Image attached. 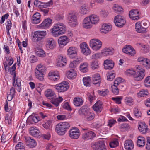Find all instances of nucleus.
<instances>
[{
	"mask_svg": "<svg viewBox=\"0 0 150 150\" xmlns=\"http://www.w3.org/2000/svg\"><path fill=\"white\" fill-rule=\"evenodd\" d=\"M73 100L74 105L77 107L81 106L83 103L82 99L79 98H75Z\"/></svg>",
	"mask_w": 150,
	"mask_h": 150,
	"instance_id": "obj_35",
	"label": "nucleus"
},
{
	"mask_svg": "<svg viewBox=\"0 0 150 150\" xmlns=\"http://www.w3.org/2000/svg\"><path fill=\"white\" fill-rule=\"evenodd\" d=\"M49 79L54 81H57L59 79V74L57 72H50L49 73Z\"/></svg>",
	"mask_w": 150,
	"mask_h": 150,
	"instance_id": "obj_18",
	"label": "nucleus"
},
{
	"mask_svg": "<svg viewBox=\"0 0 150 150\" xmlns=\"http://www.w3.org/2000/svg\"><path fill=\"white\" fill-rule=\"evenodd\" d=\"M148 92L145 90H141L139 93V96L141 97H144L147 95Z\"/></svg>",
	"mask_w": 150,
	"mask_h": 150,
	"instance_id": "obj_63",
	"label": "nucleus"
},
{
	"mask_svg": "<svg viewBox=\"0 0 150 150\" xmlns=\"http://www.w3.org/2000/svg\"><path fill=\"white\" fill-rule=\"evenodd\" d=\"M101 27V32L104 33L105 34L108 33L109 31H111L112 30L111 26L107 24L103 25Z\"/></svg>",
	"mask_w": 150,
	"mask_h": 150,
	"instance_id": "obj_26",
	"label": "nucleus"
},
{
	"mask_svg": "<svg viewBox=\"0 0 150 150\" xmlns=\"http://www.w3.org/2000/svg\"><path fill=\"white\" fill-rule=\"evenodd\" d=\"M139 12L136 9H133L131 10L129 13V16L134 15H138Z\"/></svg>",
	"mask_w": 150,
	"mask_h": 150,
	"instance_id": "obj_61",
	"label": "nucleus"
},
{
	"mask_svg": "<svg viewBox=\"0 0 150 150\" xmlns=\"http://www.w3.org/2000/svg\"><path fill=\"white\" fill-rule=\"evenodd\" d=\"M124 81V79L120 77L117 78L114 82V85L119 86V84Z\"/></svg>",
	"mask_w": 150,
	"mask_h": 150,
	"instance_id": "obj_53",
	"label": "nucleus"
},
{
	"mask_svg": "<svg viewBox=\"0 0 150 150\" xmlns=\"http://www.w3.org/2000/svg\"><path fill=\"white\" fill-rule=\"evenodd\" d=\"M145 139L143 137L139 136L138 137L137 145L140 147H143L145 144Z\"/></svg>",
	"mask_w": 150,
	"mask_h": 150,
	"instance_id": "obj_31",
	"label": "nucleus"
},
{
	"mask_svg": "<svg viewBox=\"0 0 150 150\" xmlns=\"http://www.w3.org/2000/svg\"><path fill=\"white\" fill-rule=\"evenodd\" d=\"M93 84L97 86H99L100 84V76L99 74H95L93 75L92 78Z\"/></svg>",
	"mask_w": 150,
	"mask_h": 150,
	"instance_id": "obj_20",
	"label": "nucleus"
},
{
	"mask_svg": "<svg viewBox=\"0 0 150 150\" xmlns=\"http://www.w3.org/2000/svg\"><path fill=\"white\" fill-rule=\"evenodd\" d=\"M102 103L100 101H97L93 106L94 110L96 112H100L102 108Z\"/></svg>",
	"mask_w": 150,
	"mask_h": 150,
	"instance_id": "obj_25",
	"label": "nucleus"
},
{
	"mask_svg": "<svg viewBox=\"0 0 150 150\" xmlns=\"http://www.w3.org/2000/svg\"><path fill=\"white\" fill-rule=\"evenodd\" d=\"M35 52L36 54L39 57H44L45 55V52L40 48H36L35 50Z\"/></svg>",
	"mask_w": 150,
	"mask_h": 150,
	"instance_id": "obj_39",
	"label": "nucleus"
},
{
	"mask_svg": "<svg viewBox=\"0 0 150 150\" xmlns=\"http://www.w3.org/2000/svg\"><path fill=\"white\" fill-rule=\"evenodd\" d=\"M107 80L109 81H112L115 77V74L110 73L107 74Z\"/></svg>",
	"mask_w": 150,
	"mask_h": 150,
	"instance_id": "obj_54",
	"label": "nucleus"
},
{
	"mask_svg": "<svg viewBox=\"0 0 150 150\" xmlns=\"http://www.w3.org/2000/svg\"><path fill=\"white\" fill-rule=\"evenodd\" d=\"M91 68L92 69H95L98 67V65L97 61L92 62L91 64Z\"/></svg>",
	"mask_w": 150,
	"mask_h": 150,
	"instance_id": "obj_60",
	"label": "nucleus"
},
{
	"mask_svg": "<svg viewBox=\"0 0 150 150\" xmlns=\"http://www.w3.org/2000/svg\"><path fill=\"white\" fill-rule=\"evenodd\" d=\"M123 52L129 55L134 56L136 54L135 50L130 45H127L122 49Z\"/></svg>",
	"mask_w": 150,
	"mask_h": 150,
	"instance_id": "obj_9",
	"label": "nucleus"
},
{
	"mask_svg": "<svg viewBox=\"0 0 150 150\" xmlns=\"http://www.w3.org/2000/svg\"><path fill=\"white\" fill-rule=\"evenodd\" d=\"M124 146L126 150H131L134 148V144L131 140H127L125 141Z\"/></svg>",
	"mask_w": 150,
	"mask_h": 150,
	"instance_id": "obj_24",
	"label": "nucleus"
},
{
	"mask_svg": "<svg viewBox=\"0 0 150 150\" xmlns=\"http://www.w3.org/2000/svg\"><path fill=\"white\" fill-rule=\"evenodd\" d=\"M89 9L85 5L81 6L79 12L82 15H84L88 13L89 11Z\"/></svg>",
	"mask_w": 150,
	"mask_h": 150,
	"instance_id": "obj_36",
	"label": "nucleus"
},
{
	"mask_svg": "<svg viewBox=\"0 0 150 150\" xmlns=\"http://www.w3.org/2000/svg\"><path fill=\"white\" fill-rule=\"evenodd\" d=\"M52 20L50 18L45 19L42 23L38 25V27L42 29H46L49 27L52 24Z\"/></svg>",
	"mask_w": 150,
	"mask_h": 150,
	"instance_id": "obj_11",
	"label": "nucleus"
},
{
	"mask_svg": "<svg viewBox=\"0 0 150 150\" xmlns=\"http://www.w3.org/2000/svg\"><path fill=\"white\" fill-rule=\"evenodd\" d=\"M70 137L72 139H77L80 135V133L79 130L76 127H75L69 131Z\"/></svg>",
	"mask_w": 150,
	"mask_h": 150,
	"instance_id": "obj_8",
	"label": "nucleus"
},
{
	"mask_svg": "<svg viewBox=\"0 0 150 150\" xmlns=\"http://www.w3.org/2000/svg\"><path fill=\"white\" fill-rule=\"evenodd\" d=\"M114 52L113 49H110L108 48H105L102 50L101 53L103 55L107 56L108 55H112Z\"/></svg>",
	"mask_w": 150,
	"mask_h": 150,
	"instance_id": "obj_30",
	"label": "nucleus"
},
{
	"mask_svg": "<svg viewBox=\"0 0 150 150\" xmlns=\"http://www.w3.org/2000/svg\"><path fill=\"white\" fill-rule=\"evenodd\" d=\"M135 71L133 69H129L126 71L125 72V74L127 76H130L134 74Z\"/></svg>",
	"mask_w": 150,
	"mask_h": 150,
	"instance_id": "obj_59",
	"label": "nucleus"
},
{
	"mask_svg": "<svg viewBox=\"0 0 150 150\" xmlns=\"http://www.w3.org/2000/svg\"><path fill=\"white\" fill-rule=\"evenodd\" d=\"M81 60V59L80 60L78 59V58L77 59L74 60L72 62L70 63L69 65V67L73 68H75L77 65L79 63L80 61Z\"/></svg>",
	"mask_w": 150,
	"mask_h": 150,
	"instance_id": "obj_44",
	"label": "nucleus"
},
{
	"mask_svg": "<svg viewBox=\"0 0 150 150\" xmlns=\"http://www.w3.org/2000/svg\"><path fill=\"white\" fill-rule=\"evenodd\" d=\"M134 113L135 116L136 118H138L141 117V113L139 112L138 109L136 108L134 109Z\"/></svg>",
	"mask_w": 150,
	"mask_h": 150,
	"instance_id": "obj_57",
	"label": "nucleus"
},
{
	"mask_svg": "<svg viewBox=\"0 0 150 150\" xmlns=\"http://www.w3.org/2000/svg\"><path fill=\"white\" fill-rule=\"evenodd\" d=\"M59 124H60L63 127H64L63 128L65 131L68 129L70 126V124L67 122H62L60 123Z\"/></svg>",
	"mask_w": 150,
	"mask_h": 150,
	"instance_id": "obj_49",
	"label": "nucleus"
},
{
	"mask_svg": "<svg viewBox=\"0 0 150 150\" xmlns=\"http://www.w3.org/2000/svg\"><path fill=\"white\" fill-rule=\"evenodd\" d=\"M67 82L63 81L62 82L54 86V88L58 92H61L66 91L69 88Z\"/></svg>",
	"mask_w": 150,
	"mask_h": 150,
	"instance_id": "obj_4",
	"label": "nucleus"
},
{
	"mask_svg": "<svg viewBox=\"0 0 150 150\" xmlns=\"http://www.w3.org/2000/svg\"><path fill=\"white\" fill-rule=\"evenodd\" d=\"M98 92L99 95L102 96H104L108 94L109 92V91L108 89H106L104 90H98Z\"/></svg>",
	"mask_w": 150,
	"mask_h": 150,
	"instance_id": "obj_56",
	"label": "nucleus"
},
{
	"mask_svg": "<svg viewBox=\"0 0 150 150\" xmlns=\"http://www.w3.org/2000/svg\"><path fill=\"white\" fill-rule=\"evenodd\" d=\"M58 42L60 46H64L68 42V38L65 36H61L59 38Z\"/></svg>",
	"mask_w": 150,
	"mask_h": 150,
	"instance_id": "obj_22",
	"label": "nucleus"
},
{
	"mask_svg": "<svg viewBox=\"0 0 150 150\" xmlns=\"http://www.w3.org/2000/svg\"><path fill=\"white\" fill-rule=\"evenodd\" d=\"M89 17L92 24H96L99 21L98 17L96 15L93 14L89 16Z\"/></svg>",
	"mask_w": 150,
	"mask_h": 150,
	"instance_id": "obj_34",
	"label": "nucleus"
},
{
	"mask_svg": "<svg viewBox=\"0 0 150 150\" xmlns=\"http://www.w3.org/2000/svg\"><path fill=\"white\" fill-rule=\"evenodd\" d=\"M114 22L115 25L119 27H123L126 23L124 18L119 15H117L115 17Z\"/></svg>",
	"mask_w": 150,
	"mask_h": 150,
	"instance_id": "obj_5",
	"label": "nucleus"
},
{
	"mask_svg": "<svg viewBox=\"0 0 150 150\" xmlns=\"http://www.w3.org/2000/svg\"><path fill=\"white\" fill-rule=\"evenodd\" d=\"M136 31L140 33H144L146 31V28L141 26L140 22H137L135 24Z\"/></svg>",
	"mask_w": 150,
	"mask_h": 150,
	"instance_id": "obj_29",
	"label": "nucleus"
},
{
	"mask_svg": "<svg viewBox=\"0 0 150 150\" xmlns=\"http://www.w3.org/2000/svg\"><path fill=\"white\" fill-rule=\"evenodd\" d=\"M26 143L27 145L33 148L36 145V143L33 139H32L30 137H28L25 138Z\"/></svg>",
	"mask_w": 150,
	"mask_h": 150,
	"instance_id": "obj_23",
	"label": "nucleus"
},
{
	"mask_svg": "<svg viewBox=\"0 0 150 150\" xmlns=\"http://www.w3.org/2000/svg\"><path fill=\"white\" fill-rule=\"evenodd\" d=\"M114 10L117 12H123V9L118 4H115L113 7Z\"/></svg>",
	"mask_w": 150,
	"mask_h": 150,
	"instance_id": "obj_46",
	"label": "nucleus"
},
{
	"mask_svg": "<svg viewBox=\"0 0 150 150\" xmlns=\"http://www.w3.org/2000/svg\"><path fill=\"white\" fill-rule=\"evenodd\" d=\"M66 28L62 23H58L56 24L52 29V35L57 37L62 35L66 32Z\"/></svg>",
	"mask_w": 150,
	"mask_h": 150,
	"instance_id": "obj_1",
	"label": "nucleus"
},
{
	"mask_svg": "<svg viewBox=\"0 0 150 150\" xmlns=\"http://www.w3.org/2000/svg\"><path fill=\"white\" fill-rule=\"evenodd\" d=\"M92 23L89 17H86L83 20V27L86 29H89L92 27Z\"/></svg>",
	"mask_w": 150,
	"mask_h": 150,
	"instance_id": "obj_14",
	"label": "nucleus"
},
{
	"mask_svg": "<svg viewBox=\"0 0 150 150\" xmlns=\"http://www.w3.org/2000/svg\"><path fill=\"white\" fill-rule=\"evenodd\" d=\"M63 128L59 123L56 125L55 130L59 135H62L65 134L66 131Z\"/></svg>",
	"mask_w": 150,
	"mask_h": 150,
	"instance_id": "obj_27",
	"label": "nucleus"
},
{
	"mask_svg": "<svg viewBox=\"0 0 150 150\" xmlns=\"http://www.w3.org/2000/svg\"><path fill=\"white\" fill-rule=\"evenodd\" d=\"M53 4V2L52 0L48 2H43L42 3V6H41V8H45L48 7L50 5Z\"/></svg>",
	"mask_w": 150,
	"mask_h": 150,
	"instance_id": "obj_50",
	"label": "nucleus"
},
{
	"mask_svg": "<svg viewBox=\"0 0 150 150\" xmlns=\"http://www.w3.org/2000/svg\"><path fill=\"white\" fill-rule=\"evenodd\" d=\"M29 131L30 134L34 137H37L39 136L40 132L39 130L33 127L30 128Z\"/></svg>",
	"mask_w": 150,
	"mask_h": 150,
	"instance_id": "obj_37",
	"label": "nucleus"
},
{
	"mask_svg": "<svg viewBox=\"0 0 150 150\" xmlns=\"http://www.w3.org/2000/svg\"><path fill=\"white\" fill-rule=\"evenodd\" d=\"M147 126L144 122H140L139 123L138 128L139 130L142 133L145 134L148 131Z\"/></svg>",
	"mask_w": 150,
	"mask_h": 150,
	"instance_id": "obj_21",
	"label": "nucleus"
},
{
	"mask_svg": "<svg viewBox=\"0 0 150 150\" xmlns=\"http://www.w3.org/2000/svg\"><path fill=\"white\" fill-rule=\"evenodd\" d=\"M84 85L86 87L90 86L91 79L88 77H85L83 79Z\"/></svg>",
	"mask_w": 150,
	"mask_h": 150,
	"instance_id": "obj_43",
	"label": "nucleus"
},
{
	"mask_svg": "<svg viewBox=\"0 0 150 150\" xmlns=\"http://www.w3.org/2000/svg\"><path fill=\"white\" fill-rule=\"evenodd\" d=\"M82 53L85 55H88L91 54V52L88 46L85 42H83L80 45Z\"/></svg>",
	"mask_w": 150,
	"mask_h": 150,
	"instance_id": "obj_10",
	"label": "nucleus"
},
{
	"mask_svg": "<svg viewBox=\"0 0 150 150\" xmlns=\"http://www.w3.org/2000/svg\"><path fill=\"white\" fill-rule=\"evenodd\" d=\"M118 144V141L116 139L110 143L109 145L110 147L114 148L117 147Z\"/></svg>",
	"mask_w": 150,
	"mask_h": 150,
	"instance_id": "obj_55",
	"label": "nucleus"
},
{
	"mask_svg": "<svg viewBox=\"0 0 150 150\" xmlns=\"http://www.w3.org/2000/svg\"><path fill=\"white\" fill-rule=\"evenodd\" d=\"M63 107L64 108L66 109L69 111H71V109L70 107L69 103L67 102H66L63 105Z\"/></svg>",
	"mask_w": 150,
	"mask_h": 150,
	"instance_id": "obj_64",
	"label": "nucleus"
},
{
	"mask_svg": "<svg viewBox=\"0 0 150 150\" xmlns=\"http://www.w3.org/2000/svg\"><path fill=\"white\" fill-rule=\"evenodd\" d=\"M46 70V68L40 64L37 66L35 71V75L36 78L40 81H42L44 79L43 75L44 74Z\"/></svg>",
	"mask_w": 150,
	"mask_h": 150,
	"instance_id": "obj_2",
	"label": "nucleus"
},
{
	"mask_svg": "<svg viewBox=\"0 0 150 150\" xmlns=\"http://www.w3.org/2000/svg\"><path fill=\"white\" fill-rule=\"evenodd\" d=\"M144 85L146 87L150 86V76L147 77L144 82Z\"/></svg>",
	"mask_w": 150,
	"mask_h": 150,
	"instance_id": "obj_58",
	"label": "nucleus"
},
{
	"mask_svg": "<svg viewBox=\"0 0 150 150\" xmlns=\"http://www.w3.org/2000/svg\"><path fill=\"white\" fill-rule=\"evenodd\" d=\"M95 117V115L93 113L89 111L84 116V118L86 120L91 121Z\"/></svg>",
	"mask_w": 150,
	"mask_h": 150,
	"instance_id": "obj_38",
	"label": "nucleus"
},
{
	"mask_svg": "<svg viewBox=\"0 0 150 150\" xmlns=\"http://www.w3.org/2000/svg\"><path fill=\"white\" fill-rule=\"evenodd\" d=\"M52 122V121L51 120H48L45 124L42 125V126L46 129H50L51 127Z\"/></svg>",
	"mask_w": 150,
	"mask_h": 150,
	"instance_id": "obj_45",
	"label": "nucleus"
},
{
	"mask_svg": "<svg viewBox=\"0 0 150 150\" xmlns=\"http://www.w3.org/2000/svg\"><path fill=\"white\" fill-rule=\"evenodd\" d=\"M45 96L48 99H50V97L54 96V93L51 89H47L45 92Z\"/></svg>",
	"mask_w": 150,
	"mask_h": 150,
	"instance_id": "obj_42",
	"label": "nucleus"
},
{
	"mask_svg": "<svg viewBox=\"0 0 150 150\" xmlns=\"http://www.w3.org/2000/svg\"><path fill=\"white\" fill-rule=\"evenodd\" d=\"M67 59L62 56H59L57 59V66L59 67L65 66L67 64Z\"/></svg>",
	"mask_w": 150,
	"mask_h": 150,
	"instance_id": "obj_12",
	"label": "nucleus"
},
{
	"mask_svg": "<svg viewBox=\"0 0 150 150\" xmlns=\"http://www.w3.org/2000/svg\"><path fill=\"white\" fill-rule=\"evenodd\" d=\"M40 15L38 13H35L33 16L32 19L33 23L35 24H37L40 23Z\"/></svg>",
	"mask_w": 150,
	"mask_h": 150,
	"instance_id": "obj_28",
	"label": "nucleus"
},
{
	"mask_svg": "<svg viewBox=\"0 0 150 150\" xmlns=\"http://www.w3.org/2000/svg\"><path fill=\"white\" fill-rule=\"evenodd\" d=\"M145 75V70L144 69L137 70L134 75V80L137 81L142 80L144 78Z\"/></svg>",
	"mask_w": 150,
	"mask_h": 150,
	"instance_id": "obj_6",
	"label": "nucleus"
},
{
	"mask_svg": "<svg viewBox=\"0 0 150 150\" xmlns=\"http://www.w3.org/2000/svg\"><path fill=\"white\" fill-rule=\"evenodd\" d=\"M95 134L91 131H89L83 134L82 138L84 139H92L95 136Z\"/></svg>",
	"mask_w": 150,
	"mask_h": 150,
	"instance_id": "obj_19",
	"label": "nucleus"
},
{
	"mask_svg": "<svg viewBox=\"0 0 150 150\" xmlns=\"http://www.w3.org/2000/svg\"><path fill=\"white\" fill-rule=\"evenodd\" d=\"M104 65L105 69L110 70L113 68L114 64L112 60L107 59L104 61Z\"/></svg>",
	"mask_w": 150,
	"mask_h": 150,
	"instance_id": "obj_13",
	"label": "nucleus"
},
{
	"mask_svg": "<svg viewBox=\"0 0 150 150\" xmlns=\"http://www.w3.org/2000/svg\"><path fill=\"white\" fill-rule=\"evenodd\" d=\"M16 84L17 85V86L18 88V91L19 92H20L21 90V85L20 80L19 78L17 79Z\"/></svg>",
	"mask_w": 150,
	"mask_h": 150,
	"instance_id": "obj_62",
	"label": "nucleus"
},
{
	"mask_svg": "<svg viewBox=\"0 0 150 150\" xmlns=\"http://www.w3.org/2000/svg\"><path fill=\"white\" fill-rule=\"evenodd\" d=\"M88 64L87 63H84L83 64H81L80 67L81 71L83 73L87 72L88 71Z\"/></svg>",
	"mask_w": 150,
	"mask_h": 150,
	"instance_id": "obj_41",
	"label": "nucleus"
},
{
	"mask_svg": "<svg viewBox=\"0 0 150 150\" xmlns=\"http://www.w3.org/2000/svg\"><path fill=\"white\" fill-rule=\"evenodd\" d=\"M102 42L97 39H93L90 42V46L93 50H97L102 46Z\"/></svg>",
	"mask_w": 150,
	"mask_h": 150,
	"instance_id": "obj_3",
	"label": "nucleus"
},
{
	"mask_svg": "<svg viewBox=\"0 0 150 150\" xmlns=\"http://www.w3.org/2000/svg\"><path fill=\"white\" fill-rule=\"evenodd\" d=\"M142 64L146 69H150V60L149 59L146 58Z\"/></svg>",
	"mask_w": 150,
	"mask_h": 150,
	"instance_id": "obj_51",
	"label": "nucleus"
},
{
	"mask_svg": "<svg viewBox=\"0 0 150 150\" xmlns=\"http://www.w3.org/2000/svg\"><path fill=\"white\" fill-rule=\"evenodd\" d=\"M87 106H83L81 107L79 110V113L81 116H84L89 112Z\"/></svg>",
	"mask_w": 150,
	"mask_h": 150,
	"instance_id": "obj_32",
	"label": "nucleus"
},
{
	"mask_svg": "<svg viewBox=\"0 0 150 150\" xmlns=\"http://www.w3.org/2000/svg\"><path fill=\"white\" fill-rule=\"evenodd\" d=\"M46 34V32L45 31H39L35 32L33 36L34 41L37 42L40 41Z\"/></svg>",
	"mask_w": 150,
	"mask_h": 150,
	"instance_id": "obj_7",
	"label": "nucleus"
},
{
	"mask_svg": "<svg viewBox=\"0 0 150 150\" xmlns=\"http://www.w3.org/2000/svg\"><path fill=\"white\" fill-rule=\"evenodd\" d=\"M56 46V42L52 38H48L47 39L46 44V46L48 49H53Z\"/></svg>",
	"mask_w": 150,
	"mask_h": 150,
	"instance_id": "obj_15",
	"label": "nucleus"
},
{
	"mask_svg": "<svg viewBox=\"0 0 150 150\" xmlns=\"http://www.w3.org/2000/svg\"><path fill=\"white\" fill-rule=\"evenodd\" d=\"M125 102L127 105H132L133 104V99L131 97H126L125 99Z\"/></svg>",
	"mask_w": 150,
	"mask_h": 150,
	"instance_id": "obj_48",
	"label": "nucleus"
},
{
	"mask_svg": "<svg viewBox=\"0 0 150 150\" xmlns=\"http://www.w3.org/2000/svg\"><path fill=\"white\" fill-rule=\"evenodd\" d=\"M63 100L62 97H59L58 98L52 99L51 101V103L56 107L58 106L59 103Z\"/></svg>",
	"mask_w": 150,
	"mask_h": 150,
	"instance_id": "obj_33",
	"label": "nucleus"
},
{
	"mask_svg": "<svg viewBox=\"0 0 150 150\" xmlns=\"http://www.w3.org/2000/svg\"><path fill=\"white\" fill-rule=\"evenodd\" d=\"M104 144V142L103 141H99L92 143L91 146L93 150H98L99 148L102 147Z\"/></svg>",
	"mask_w": 150,
	"mask_h": 150,
	"instance_id": "obj_16",
	"label": "nucleus"
},
{
	"mask_svg": "<svg viewBox=\"0 0 150 150\" xmlns=\"http://www.w3.org/2000/svg\"><path fill=\"white\" fill-rule=\"evenodd\" d=\"M118 86L113 85L112 86V91L115 95H117L119 93V89L118 88Z\"/></svg>",
	"mask_w": 150,
	"mask_h": 150,
	"instance_id": "obj_52",
	"label": "nucleus"
},
{
	"mask_svg": "<svg viewBox=\"0 0 150 150\" xmlns=\"http://www.w3.org/2000/svg\"><path fill=\"white\" fill-rule=\"evenodd\" d=\"M69 21H77V16L75 14L69 13L68 16Z\"/></svg>",
	"mask_w": 150,
	"mask_h": 150,
	"instance_id": "obj_47",
	"label": "nucleus"
},
{
	"mask_svg": "<svg viewBox=\"0 0 150 150\" xmlns=\"http://www.w3.org/2000/svg\"><path fill=\"white\" fill-rule=\"evenodd\" d=\"M68 54L71 58H75L77 57V51L74 47H70L67 50Z\"/></svg>",
	"mask_w": 150,
	"mask_h": 150,
	"instance_id": "obj_17",
	"label": "nucleus"
},
{
	"mask_svg": "<svg viewBox=\"0 0 150 150\" xmlns=\"http://www.w3.org/2000/svg\"><path fill=\"white\" fill-rule=\"evenodd\" d=\"M76 75V73L74 69H72V71H69L67 73V76L69 79H73L75 78Z\"/></svg>",
	"mask_w": 150,
	"mask_h": 150,
	"instance_id": "obj_40",
	"label": "nucleus"
}]
</instances>
